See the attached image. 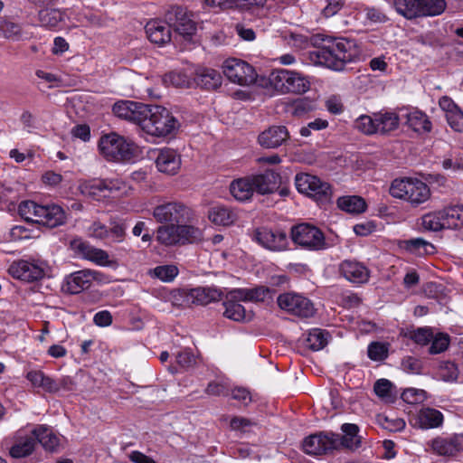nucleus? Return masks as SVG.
<instances>
[{
    "label": "nucleus",
    "instance_id": "nucleus-1",
    "mask_svg": "<svg viewBox=\"0 0 463 463\" xmlns=\"http://www.w3.org/2000/svg\"><path fill=\"white\" fill-rule=\"evenodd\" d=\"M165 22L155 20L146 24L145 29L148 39L158 45L171 41V28L176 35L186 42H192L196 33V24L191 19L185 8L171 6L165 14Z\"/></svg>",
    "mask_w": 463,
    "mask_h": 463
},
{
    "label": "nucleus",
    "instance_id": "nucleus-2",
    "mask_svg": "<svg viewBox=\"0 0 463 463\" xmlns=\"http://www.w3.org/2000/svg\"><path fill=\"white\" fill-rule=\"evenodd\" d=\"M360 55V50L354 40L326 36L322 43L310 52V61L335 71H341L347 63L354 62Z\"/></svg>",
    "mask_w": 463,
    "mask_h": 463
},
{
    "label": "nucleus",
    "instance_id": "nucleus-3",
    "mask_svg": "<svg viewBox=\"0 0 463 463\" xmlns=\"http://www.w3.org/2000/svg\"><path fill=\"white\" fill-rule=\"evenodd\" d=\"M142 116L139 127L153 137H165L177 128V120L170 111L158 105H147L146 113Z\"/></svg>",
    "mask_w": 463,
    "mask_h": 463
},
{
    "label": "nucleus",
    "instance_id": "nucleus-4",
    "mask_svg": "<svg viewBox=\"0 0 463 463\" xmlns=\"http://www.w3.org/2000/svg\"><path fill=\"white\" fill-rule=\"evenodd\" d=\"M156 239L165 246L197 243L203 241V232L189 224H168L157 228Z\"/></svg>",
    "mask_w": 463,
    "mask_h": 463
},
{
    "label": "nucleus",
    "instance_id": "nucleus-5",
    "mask_svg": "<svg viewBox=\"0 0 463 463\" xmlns=\"http://www.w3.org/2000/svg\"><path fill=\"white\" fill-rule=\"evenodd\" d=\"M392 197L402 199L411 206H418L430 197L429 186L422 181L413 178L395 179L390 186Z\"/></svg>",
    "mask_w": 463,
    "mask_h": 463
},
{
    "label": "nucleus",
    "instance_id": "nucleus-6",
    "mask_svg": "<svg viewBox=\"0 0 463 463\" xmlns=\"http://www.w3.org/2000/svg\"><path fill=\"white\" fill-rule=\"evenodd\" d=\"M290 239L296 246L311 251L323 250L330 246L323 232L307 222L293 225L290 228Z\"/></svg>",
    "mask_w": 463,
    "mask_h": 463
},
{
    "label": "nucleus",
    "instance_id": "nucleus-7",
    "mask_svg": "<svg viewBox=\"0 0 463 463\" xmlns=\"http://www.w3.org/2000/svg\"><path fill=\"white\" fill-rule=\"evenodd\" d=\"M99 149L108 161L113 162L128 160L134 154L133 144L115 132L100 137Z\"/></svg>",
    "mask_w": 463,
    "mask_h": 463
},
{
    "label": "nucleus",
    "instance_id": "nucleus-8",
    "mask_svg": "<svg viewBox=\"0 0 463 463\" xmlns=\"http://www.w3.org/2000/svg\"><path fill=\"white\" fill-rule=\"evenodd\" d=\"M269 81L275 90L282 93L302 94L310 88V82L305 76L288 70L273 71Z\"/></svg>",
    "mask_w": 463,
    "mask_h": 463
},
{
    "label": "nucleus",
    "instance_id": "nucleus-9",
    "mask_svg": "<svg viewBox=\"0 0 463 463\" xmlns=\"http://www.w3.org/2000/svg\"><path fill=\"white\" fill-rule=\"evenodd\" d=\"M251 240L271 252H282L289 248L288 233L281 228L261 226L251 232Z\"/></svg>",
    "mask_w": 463,
    "mask_h": 463
},
{
    "label": "nucleus",
    "instance_id": "nucleus-10",
    "mask_svg": "<svg viewBox=\"0 0 463 463\" xmlns=\"http://www.w3.org/2000/svg\"><path fill=\"white\" fill-rule=\"evenodd\" d=\"M298 191L317 202L327 203L332 197L331 185L316 175L306 173L298 174L295 177Z\"/></svg>",
    "mask_w": 463,
    "mask_h": 463
},
{
    "label": "nucleus",
    "instance_id": "nucleus-11",
    "mask_svg": "<svg viewBox=\"0 0 463 463\" xmlns=\"http://www.w3.org/2000/svg\"><path fill=\"white\" fill-rule=\"evenodd\" d=\"M152 215L157 222L178 224L189 222L193 212L182 203L168 202L155 207Z\"/></svg>",
    "mask_w": 463,
    "mask_h": 463
},
{
    "label": "nucleus",
    "instance_id": "nucleus-12",
    "mask_svg": "<svg viewBox=\"0 0 463 463\" xmlns=\"http://www.w3.org/2000/svg\"><path fill=\"white\" fill-rule=\"evenodd\" d=\"M124 186V182L118 179H93L80 184V190L83 195L100 201L114 196Z\"/></svg>",
    "mask_w": 463,
    "mask_h": 463
},
{
    "label": "nucleus",
    "instance_id": "nucleus-13",
    "mask_svg": "<svg viewBox=\"0 0 463 463\" xmlns=\"http://www.w3.org/2000/svg\"><path fill=\"white\" fill-rule=\"evenodd\" d=\"M277 303L282 310L302 318L311 317L315 314L314 304L301 294L295 292L280 294Z\"/></svg>",
    "mask_w": 463,
    "mask_h": 463
},
{
    "label": "nucleus",
    "instance_id": "nucleus-14",
    "mask_svg": "<svg viewBox=\"0 0 463 463\" xmlns=\"http://www.w3.org/2000/svg\"><path fill=\"white\" fill-rule=\"evenodd\" d=\"M336 433L333 431H319L306 437L302 442L305 453L311 456H321L334 453L336 447Z\"/></svg>",
    "mask_w": 463,
    "mask_h": 463
},
{
    "label": "nucleus",
    "instance_id": "nucleus-15",
    "mask_svg": "<svg viewBox=\"0 0 463 463\" xmlns=\"http://www.w3.org/2000/svg\"><path fill=\"white\" fill-rule=\"evenodd\" d=\"M227 79L241 86H249L256 81L257 74L254 68L244 61L231 58L222 65Z\"/></svg>",
    "mask_w": 463,
    "mask_h": 463
},
{
    "label": "nucleus",
    "instance_id": "nucleus-16",
    "mask_svg": "<svg viewBox=\"0 0 463 463\" xmlns=\"http://www.w3.org/2000/svg\"><path fill=\"white\" fill-rule=\"evenodd\" d=\"M112 111L119 118L139 126L142 116L146 113V104L131 100H120L113 105Z\"/></svg>",
    "mask_w": 463,
    "mask_h": 463
},
{
    "label": "nucleus",
    "instance_id": "nucleus-17",
    "mask_svg": "<svg viewBox=\"0 0 463 463\" xmlns=\"http://www.w3.org/2000/svg\"><path fill=\"white\" fill-rule=\"evenodd\" d=\"M71 249L82 258L89 260L100 266H109L111 261L108 252L98 249L80 239L73 240L71 243Z\"/></svg>",
    "mask_w": 463,
    "mask_h": 463
},
{
    "label": "nucleus",
    "instance_id": "nucleus-18",
    "mask_svg": "<svg viewBox=\"0 0 463 463\" xmlns=\"http://www.w3.org/2000/svg\"><path fill=\"white\" fill-rule=\"evenodd\" d=\"M9 273L15 279L32 282L42 279L44 269L36 263L20 260L10 265Z\"/></svg>",
    "mask_w": 463,
    "mask_h": 463
},
{
    "label": "nucleus",
    "instance_id": "nucleus-19",
    "mask_svg": "<svg viewBox=\"0 0 463 463\" xmlns=\"http://www.w3.org/2000/svg\"><path fill=\"white\" fill-rule=\"evenodd\" d=\"M97 275L98 272L90 269L73 272L66 278L65 290L71 294H79L91 286Z\"/></svg>",
    "mask_w": 463,
    "mask_h": 463
},
{
    "label": "nucleus",
    "instance_id": "nucleus-20",
    "mask_svg": "<svg viewBox=\"0 0 463 463\" xmlns=\"http://www.w3.org/2000/svg\"><path fill=\"white\" fill-rule=\"evenodd\" d=\"M339 272L346 280L356 284L367 282L370 277L369 269L363 263L351 260L340 263Z\"/></svg>",
    "mask_w": 463,
    "mask_h": 463
},
{
    "label": "nucleus",
    "instance_id": "nucleus-21",
    "mask_svg": "<svg viewBox=\"0 0 463 463\" xmlns=\"http://www.w3.org/2000/svg\"><path fill=\"white\" fill-rule=\"evenodd\" d=\"M38 219L35 223L48 228H55L65 223L66 213L58 204L41 205Z\"/></svg>",
    "mask_w": 463,
    "mask_h": 463
},
{
    "label": "nucleus",
    "instance_id": "nucleus-22",
    "mask_svg": "<svg viewBox=\"0 0 463 463\" xmlns=\"http://www.w3.org/2000/svg\"><path fill=\"white\" fill-rule=\"evenodd\" d=\"M183 294L186 298L187 302L202 306L218 301L223 296V292L222 290L209 287H199L189 290H183Z\"/></svg>",
    "mask_w": 463,
    "mask_h": 463
},
{
    "label": "nucleus",
    "instance_id": "nucleus-23",
    "mask_svg": "<svg viewBox=\"0 0 463 463\" xmlns=\"http://www.w3.org/2000/svg\"><path fill=\"white\" fill-rule=\"evenodd\" d=\"M343 435L336 433L337 449L355 450L361 447V437L358 435L359 427L354 423H344L341 426Z\"/></svg>",
    "mask_w": 463,
    "mask_h": 463
},
{
    "label": "nucleus",
    "instance_id": "nucleus-24",
    "mask_svg": "<svg viewBox=\"0 0 463 463\" xmlns=\"http://www.w3.org/2000/svg\"><path fill=\"white\" fill-rule=\"evenodd\" d=\"M157 169L167 175H175L181 166V156L173 148H162L156 159Z\"/></svg>",
    "mask_w": 463,
    "mask_h": 463
},
{
    "label": "nucleus",
    "instance_id": "nucleus-25",
    "mask_svg": "<svg viewBox=\"0 0 463 463\" xmlns=\"http://www.w3.org/2000/svg\"><path fill=\"white\" fill-rule=\"evenodd\" d=\"M254 191L260 194L274 193L280 184V175L273 170L250 176Z\"/></svg>",
    "mask_w": 463,
    "mask_h": 463
},
{
    "label": "nucleus",
    "instance_id": "nucleus-26",
    "mask_svg": "<svg viewBox=\"0 0 463 463\" xmlns=\"http://www.w3.org/2000/svg\"><path fill=\"white\" fill-rule=\"evenodd\" d=\"M289 137L285 126H272L259 136V143L266 148H277L283 145Z\"/></svg>",
    "mask_w": 463,
    "mask_h": 463
},
{
    "label": "nucleus",
    "instance_id": "nucleus-27",
    "mask_svg": "<svg viewBox=\"0 0 463 463\" xmlns=\"http://www.w3.org/2000/svg\"><path fill=\"white\" fill-rule=\"evenodd\" d=\"M431 448L433 451L440 456H454L458 451L463 450V436L438 437L431 440Z\"/></svg>",
    "mask_w": 463,
    "mask_h": 463
},
{
    "label": "nucleus",
    "instance_id": "nucleus-28",
    "mask_svg": "<svg viewBox=\"0 0 463 463\" xmlns=\"http://www.w3.org/2000/svg\"><path fill=\"white\" fill-rule=\"evenodd\" d=\"M233 289L229 290L225 295L223 306L225 310L223 315L225 317L237 322L250 320L252 317L250 312H247L244 307L240 303L243 298H232Z\"/></svg>",
    "mask_w": 463,
    "mask_h": 463
},
{
    "label": "nucleus",
    "instance_id": "nucleus-29",
    "mask_svg": "<svg viewBox=\"0 0 463 463\" xmlns=\"http://www.w3.org/2000/svg\"><path fill=\"white\" fill-rule=\"evenodd\" d=\"M444 420L443 414L433 408L426 407L419 411L415 417V425L420 428L428 430L439 428Z\"/></svg>",
    "mask_w": 463,
    "mask_h": 463
},
{
    "label": "nucleus",
    "instance_id": "nucleus-30",
    "mask_svg": "<svg viewBox=\"0 0 463 463\" xmlns=\"http://www.w3.org/2000/svg\"><path fill=\"white\" fill-rule=\"evenodd\" d=\"M36 441L32 436H16L14 444L9 449V454L14 458H22L30 456L35 449Z\"/></svg>",
    "mask_w": 463,
    "mask_h": 463
},
{
    "label": "nucleus",
    "instance_id": "nucleus-31",
    "mask_svg": "<svg viewBox=\"0 0 463 463\" xmlns=\"http://www.w3.org/2000/svg\"><path fill=\"white\" fill-rule=\"evenodd\" d=\"M32 434H33L35 441H38L46 450L55 451L60 444L59 437L44 425L33 429Z\"/></svg>",
    "mask_w": 463,
    "mask_h": 463
},
{
    "label": "nucleus",
    "instance_id": "nucleus-32",
    "mask_svg": "<svg viewBox=\"0 0 463 463\" xmlns=\"http://www.w3.org/2000/svg\"><path fill=\"white\" fill-rule=\"evenodd\" d=\"M194 80L203 89L215 90L222 84V76L213 69H202L196 72Z\"/></svg>",
    "mask_w": 463,
    "mask_h": 463
},
{
    "label": "nucleus",
    "instance_id": "nucleus-33",
    "mask_svg": "<svg viewBox=\"0 0 463 463\" xmlns=\"http://www.w3.org/2000/svg\"><path fill=\"white\" fill-rule=\"evenodd\" d=\"M230 191L238 201L244 202L250 199L254 192L251 178L245 177L233 181L230 185Z\"/></svg>",
    "mask_w": 463,
    "mask_h": 463
},
{
    "label": "nucleus",
    "instance_id": "nucleus-34",
    "mask_svg": "<svg viewBox=\"0 0 463 463\" xmlns=\"http://www.w3.org/2000/svg\"><path fill=\"white\" fill-rule=\"evenodd\" d=\"M406 124L417 133H426L431 130V122L428 116L417 109L407 113Z\"/></svg>",
    "mask_w": 463,
    "mask_h": 463
},
{
    "label": "nucleus",
    "instance_id": "nucleus-35",
    "mask_svg": "<svg viewBox=\"0 0 463 463\" xmlns=\"http://www.w3.org/2000/svg\"><path fill=\"white\" fill-rule=\"evenodd\" d=\"M374 121L377 127V133L387 134L399 127V116L394 112H380L374 114Z\"/></svg>",
    "mask_w": 463,
    "mask_h": 463
},
{
    "label": "nucleus",
    "instance_id": "nucleus-36",
    "mask_svg": "<svg viewBox=\"0 0 463 463\" xmlns=\"http://www.w3.org/2000/svg\"><path fill=\"white\" fill-rule=\"evenodd\" d=\"M269 293V288L259 286L253 288H234L232 298H243V301H264Z\"/></svg>",
    "mask_w": 463,
    "mask_h": 463
},
{
    "label": "nucleus",
    "instance_id": "nucleus-37",
    "mask_svg": "<svg viewBox=\"0 0 463 463\" xmlns=\"http://www.w3.org/2000/svg\"><path fill=\"white\" fill-rule=\"evenodd\" d=\"M209 219L215 224L227 226L236 220L237 215L234 212L225 206L212 207L208 213Z\"/></svg>",
    "mask_w": 463,
    "mask_h": 463
},
{
    "label": "nucleus",
    "instance_id": "nucleus-38",
    "mask_svg": "<svg viewBox=\"0 0 463 463\" xmlns=\"http://www.w3.org/2000/svg\"><path fill=\"white\" fill-rule=\"evenodd\" d=\"M418 18L441 14L447 6L445 0H419Z\"/></svg>",
    "mask_w": 463,
    "mask_h": 463
},
{
    "label": "nucleus",
    "instance_id": "nucleus-39",
    "mask_svg": "<svg viewBox=\"0 0 463 463\" xmlns=\"http://www.w3.org/2000/svg\"><path fill=\"white\" fill-rule=\"evenodd\" d=\"M337 206L349 213H361L364 212L366 203L360 196L347 195L337 199Z\"/></svg>",
    "mask_w": 463,
    "mask_h": 463
},
{
    "label": "nucleus",
    "instance_id": "nucleus-40",
    "mask_svg": "<svg viewBox=\"0 0 463 463\" xmlns=\"http://www.w3.org/2000/svg\"><path fill=\"white\" fill-rule=\"evenodd\" d=\"M446 229H458L463 226V206L455 205L441 210Z\"/></svg>",
    "mask_w": 463,
    "mask_h": 463
},
{
    "label": "nucleus",
    "instance_id": "nucleus-41",
    "mask_svg": "<svg viewBox=\"0 0 463 463\" xmlns=\"http://www.w3.org/2000/svg\"><path fill=\"white\" fill-rule=\"evenodd\" d=\"M38 15L41 25L49 29L57 28L63 21V13L55 8H43Z\"/></svg>",
    "mask_w": 463,
    "mask_h": 463
},
{
    "label": "nucleus",
    "instance_id": "nucleus-42",
    "mask_svg": "<svg viewBox=\"0 0 463 463\" xmlns=\"http://www.w3.org/2000/svg\"><path fill=\"white\" fill-rule=\"evenodd\" d=\"M128 224L124 220L111 219L108 226L107 241L109 243L122 242L126 238Z\"/></svg>",
    "mask_w": 463,
    "mask_h": 463
},
{
    "label": "nucleus",
    "instance_id": "nucleus-43",
    "mask_svg": "<svg viewBox=\"0 0 463 463\" xmlns=\"http://www.w3.org/2000/svg\"><path fill=\"white\" fill-rule=\"evenodd\" d=\"M373 391L379 398L387 402H393L397 396V392L393 383L383 378L375 382Z\"/></svg>",
    "mask_w": 463,
    "mask_h": 463
},
{
    "label": "nucleus",
    "instance_id": "nucleus-44",
    "mask_svg": "<svg viewBox=\"0 0 463 463\" xmlns=\"http://www.w3.org/2000/svg\"><path fill=\"white\" fill-rule=\"evenodd\" d=\"M419 0H393L396 12L408 20L418 18Z\"/></svg>",
    "mask_w": 463,
    "mask_h": 463
},
{
    "label": "nucleus",
    "instance_id": "nucleus-45",
    "mask_svg": "<svg viewBox=\"0 0 463 463\" xmlns=\"http://www.w3.org/2000/svg\"><path fill=\"white\" fill-rule=\"evenodd\" d=\"M328 342V333L319 328H314L309 331L306 339L307 346L312 351L323 349Z\"/></svg>",
    "mask_w": 463,
    "mask_h": 463
},
{
    "label": "nucleus",
    "instance_id": "nucleus-46",
    "mask_svg": "<svg viewBox=\"0 0 463 463\" xmlns=\"http://www.w3.org/2000/svg\"><path fill=\"white\" fill-rule=\"evenodd\" d=\"M5 38L12 41H20L24 39L22 27L6 20H0V39Z\"/></svg>",
    "mask_w": 463,
    "mask_h": 463
},
{
    "label": "nucleus",
    "instance_id": "nucleus-47",
    "mask_svg": "<svg viewBox=\"0 0 463 463\" xmlns=\"http://www.w3.org/2000/svg\"><path fill=\"white\" fill-rule=\"evenodd\" d=\"M421 225L424 229L438 232L445 228L441 211L426 213L421 218Z\"/></svg>",
    "mask_w": 463,
    "mask_h": 463
},
{
    "label": "nucleus",
    "instance_id": "nucleus-48",
    "mask_svg": "<svg viewBox=\"0 0 463 463\" xmlns=\"http://www.w3.org/2000/svg\"><path fill=\"white\" fill-rule=\"evenodd\" d=\"M42 204H38L33 201H23L19 203L18 213L27 222H35L38 219Z\"/></svg>",
    "mask_w": 463,
    "mask_h": 463
},
{
    "label": "nucleus",
    "instance_id": "nucleus-49",
    "mask_svg": "<svg viewBox=\"0 0 463 463\" xmlns=\"http://www.w3.org/2000/svg\"><path fill=\"white\" fill-rule=\"evenodd\" d=\"M389 346L388 343L372 342L367 347V355L375 362L384 361L389 354Z\"/></svg>",
    "mask_w": 463,
    "mask_h": 463
},
{
    "label": "nucleus",
    "instance_id": "nucleus-50",
    "mask_svg": "<svg viewBox=\"0 0 463 463\" xmlns=\"http://www.w3.org/2000/svg\"><path fill=\"white\" fill-rule=\"evenodd\" d=\"M375 123L374 115L373 117L362 115L355 120L354 127L359 131L366 135L377 134V127Z\"/></svg>",
    "mask_w": 463,
    "mask_h": 463
},
{
    "label": "nucleus",
    "instance_id": "nucleus-51",
    "mask_svg": "<svg viewBox=\"0 0 463 463\" xmlns=\"http://www.w3.org/2000/svg\"><path fill=\"white\" fill-rule=\"evenodd\" d=\"M155 277L164 282H171L178 275V268L175 265L157 266L153 270Z\"/></svg>",
    "mask_w": 463,
    "mask_h": 463
},
{
    "label": "nucleus",
    "instance_id": "nucleus-52",
    "mask_svg": "<svg viewBox=\"0 0 463 463\" xmlns=\"http://www.w3.org/2000/svg\"><path fill=\"white\" fill-rule=\"evenodd\" d=\"M431 345L430 346V354H440L447 350L449 345V336L447 334L439 333L436 335H433V338L430 340Z\"/></svg>",
    "mask_w": 463,
    "mask_h": 463
},
{
    "label": "nucleus",
    "instance_id": "nucleus-53",
    "mask_svg": "<svg viewBox=\"0 0 463 463\" xmlns=\"http://www.w3.org/2000/svg\"><path fill=\"white\" fill-rule=\"evenodd\" d=\"M406 244L410 250H418L420 254L432 253L434 251V246L430 242L420 238L411 239L408 241Z\"/></svg>",
    "mask_w": 463,
    "mask_h": 463
},
{
    "label": "nucleus",
    "instance_id": "nucleus-54",
    "mask_svg": "<svg viewBox=\"0 0 463 463\" xmlns=\"http://www.w3.org/2000/svg\"><path fill=\"white\" fill-rule=\"evenodd\" d=\"M402 399L407 403H420L425 399V392L423 390L409 388L403 391L402 393Z\"/></svg>",
    "mask_w": 463,
    "mask_h": 463
},
{
    "label": "nucleus",
    "instance_id": "nucleus-55",
    "mask_svg": "<svg viewBox=\"0 0 463 463\" xmlns=\"http://www.w3.org/2000/svg\"><path fill=\"white\" fill-rule=\"evenodd\" d=\"M440 376L444 381H456L458 376V369L456 364L452 362H445L440 366Z\"/></svg>",
    "mask_w": 463,
    "mask_h": 463
},
{
    "label": "nucleus",
    "instance_id": "nucleus-56",
    "mask_svg": "<svg viewBox=\"0 0 463 463\" xmlns=\"http://www.w3.org/2000/svg\"><path fill=\"white\" fill-rule=\"evenodd\" d=\"M176 362L182 367H192L196 363V357L190 349H184L175 354Z\"/></svg>",
    "mask_w": 463,
    "mask_h": 463
},
{
    "label": "nucleus",
    "instance_id": "nucleus-57",
    "mask_svg": "<svg viewBox=\"0 0 463 463\" xmlns=\"http://www.w3.org/2000/svg\"><path fill=\"white\" fill-rule=\"evenodd\" d=\"M107 232L108 226L99 221L93 222L88 229L90 237L103 241L107 240Z\"/></svg>",
    "mask_w": 463,
    "mask_h": 463
},
{
    "label": "nucleus",
    "instance_id": "nucleus-58",
    "mask_svg": "<svg viewBox=\"0 0 463 463\" xmlns=\"http://www.w3.org/2000/svg\"><path fill=\"white\" fill-rule=\"evenodd\" d=\"M447 121L451 128L455 131H462L463 130V112L458 109L456 110L446 114Z\"/></svg>",
    "mask_w": 463,
    "mask_h": 463
},
{
    "label": "nucleus",
    "instance_id": "nucleus-59",
    "mask_svg": "<svg viewBox=\"0 0 463 463\" xmlns=\"http://www.w3.org/2000/svg\"><path fill=\"white\" fill-rule=\"evenodd\" d=\"M402 367L406 373L418 374L420 373L422 365L418 358L406 356L402 361Z\"/></svg>",
    "mask_w": 463,
    "mask_h": 463
},
{
    "label": "nucleus",
    "instance_id": "nucleus-60",
    "mask_svg": "<svg viewBox=\"0 0 463 463\" xmlns=\"http://www.w3.org/2000/svg\"><path fill=\"white\" fill-rule=\"evenodd\" d=\"M206 393L209 395L215 396H227L230 394V388L223 382H211L208 383L206 390Z\"/></svg>",
    "mask_w": 463,
    "mask_h": 463
},
{
    "label": "nucleus",
    "instance_id": "nucleus-61",
    "mask_svg": "<svg viewBox=\"0 0 463 463\" xmlns=\"http://www.w3.org/2000/svg\"><path fill=\"white\" fill-rule=\"evenodd\" d=\"M432 338L433 333L430 328H418L411 335V339L419 345H427Z\"/></svg>",
    "mask_w": 463,
    "mask_h": 463
},
{
    "label": "nucleus",
    "instance_id": "nucleus-62",
    "mask_svg": "<svg viewBox=\"0 0 463 463\" xmlns=\"http://www.w3.org/2000/svg\"><path fill=\"white\" fill-rule=\"evenodd\" d=\"M232 399L241 402L244 406L251 402V395L249 390L243 387H235L230 390Z\"/></svg>",
    "mask_w": 463,
    "mask_h": 463
},
{
    "label": "nucleus",
    "instance_id": "nucleus-63",
    "mask_svg": "<svg viewBox=\"0 0 463 463\" xmlns=\"http://www.w3.org/2000/svg\"><path fill=\"white\" fill-rule=\"evenodd\" d=\"M20 121L28 132H33L38 128V121L36 118L28 110L22 113Z\"/></svg>",
    "mask_w": 463,
    "mask_h": 463
},
{
    "label": "nucleus",
    "instance_id": "nucleus-64",
    "mask_svg": "<svg viewBox=\"0 0 463 463\" xmlns=\"http://www.w3.org/2000/svg\"><path fill=\"white\" fill-rule=\"evenodd\" d=\"M93 322L99 326H109L112 324V316L109 311L102 310L94 315Z\"/></svg>",
    "mask_w": 463,
    "mask_h": 463
}]
</instances>
